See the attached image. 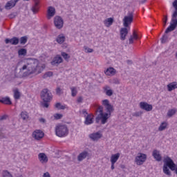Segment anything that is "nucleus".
<instances>
[{
    "mask_svg": "<svg viewBox=\"0 0 177 177\" xmlns=\"http://www.w3.org/2000/svg\"><path fill=\"white\" fill-rule=\"evenodd\" d=\"M17 67L19 68L20 73H24V77L31 74H41L44 70V67L39 66V62L34 59H28L26 62H20Z\"/></svg>",
    "mask_w": 177,
    "mask_h": 177,
    "instance_id": "obj_1",
    "label": "nucleus"
},
{
    "mask_svg": "<svg viewBox=\"0 0 177 177\" xmlns=\"http://www.w3.org/2000/svg\"><path fill=\"white\" fill-rule=\"evenodd\" d=\"M105 109L107 111V113H103V106H100L98 109L96 111V113H100V114L96 117L95 118V122L96 124H99L101 120V124L103 125L107 122V120L109 118H110V116L111 115V113L114 111V108H113V105L109 104L106 106H105Z\"/></svg>",
    "mask_w": 177,
    "mask_h": 177,
    "instance_id": "obj_2",
    "label": "nucleus"
},
{
    "mask_svg": "<svg viewBox=\"0 0 177 177\" xmlns=\"http://www.w3.org/2000/svg\"><path fill=\"white\" fill-rule=\"evenodd\" d=\"M41 99L43 100L41 106L48 109V107H49V103H50L52 99H53V95H52V93L49 89L44 88L41 92Z\"/></svg>",
    "mask_w": 177,
    "mask_h": 177,
    "instance_id": "obj_3",
    "label": "nucleus"
},
{
    "mask_svg": "<svg viewBox=\"0 0 177 177\" xmlns=\"http://www.w3.org/2000/svg\"><path fill=\"white\" fill-rule=\"evenodd\" d=\"M68 133V129L66 124H58L55 127V135L59 138L66 136Z\"/></svg>",
    "mask_w": 177,
    "mask_h": 177,
    "instance_id": "obj_4",
    "label": "nucleus"
},
{
    "mask_svg": "<svg viewBox=\"0 0 177 177\" xmlns=\"http://www.w3.org/2000/svg\"><path fill=\"white\" fill-rule=\"evenodd\" d=\"M171 21L170 23V26L166 29L165 34H168V32H171V31H174L177 27V14L175 15V12H173L171 16Z\"/></svg>",
    "mask_w": 177,
    "mask_h": 177,
    "instance_id": "obj_5",
    "label": "nucleus"
},
{
    "mask_svg": "<svg viewBox=\"0 0 177 177\" xmlns=\"http://www.w3.org/2000/svg\"><path fill=\"white\" fill-rule=\"evenodd\" d=\"M133 22V12H129L128 15H126L123 18V26L126 28H128L131 24Z\"/></svg>",
    "mask_w": 177,
    "mask_h": 177,
    "instance_id": "obj_6",
    "label": "nucleus"
},
{
    "mask_svg": "<svg viewBox=\"0 0 177 177\" xmlns=\"http://www.w3.org/2000/svg\"><path fill=\"white\" fill-rule=\"evenodd\" d=\"M163 162L165 163V167H167L168 168H169V169H171V171H175V167H176V165L175 164V162H174V160H172L171 158L167 156L164 159Z\"/></svg>",
    "mask_w": 177,
    "mask_h": 177,
    "instance_id": "obj_7",
    "label": "nucleus"
},
{
    "mask_svg": "<svg viewBox=\"0 0 177 177\" xmlns=\"http://www.w3.org/2000/svg\"><path fill=\"white\" fill-rule=\"evenodd\" d=\"M147 160V155L145 153H138V156L136 157L135 162H136L137 165H143V164Z\"/></svg>",
    "mask_w": 177,
    "mask_h": 177,
    "instance_id": "obj_8",
    "label": "nucleus"
},
{
    "mask_svg": "<svg viewBox=\"0 0 177 177\" xmlns=\"http://www.w3.org/2000/svg\"><path fill=\"white\" fill-rule=\"evenodd\" d=\"M91 157H92V154L89 153V151L84 150L78 155L77 160L83 161L84 160H85V158H87V160H89L91 159Z\"/></svg>",
    "mask_w": 177,
    "mask_h": 177,
    "instance_id": "obj_9",
    "label": "nucleus"
},
{
    "mask_svg": "<svg viewBox=\"0 0 177 177\" xmlns=\"http://www.w3.org/2000/svg\"><path fill=\"white\" fill-rule=\"evenodd\" d=\"M54 24L55 27L59 30H60V28H63V24H64L63 19L61 18V17L59 16H56L54 18Z\"/></svg>",
    "mask_w": 177,
    "mask_h": 177,
    "instance_id": "obj_10",
    "label": "nucleus"
},
{
    "mask_svg": "<svg viewBox=\"0 0 177 177\" xmlns=\"http://www.w3.org/2000/svg\"><path fill=\"white\" fill-rule=\"evenodd\" d=\"M103 136L100 132L97 131L96 133H93L88 135V138L93 140V142H97L99 139H101V138Z\"/></svg>",
    "mask_w": 177,
    "mask_h": 177,
    "instance_id": "obj_11",
    "label": "nucleus"
},
{
    "mask_svg": "<svg viewBox=\"0 0 177 177\" xmlns=\"http://www.w3.org/2000/svg\"><path fill=\"white\" fill-rule=\"evenodd\" d=\"M140 107L142 110H145V111H151V110H153V105L145 102H141L140 103Z\"/></svg>",
    "mask_w": 177,
    "mask_h": 177,
    "instance_id": "obj_12",
    "label": "nucleus"
},
{
    "mask_svg": "<svg viewBox=\"0 0 177 177\" xmlns=\"http://www.w3.org/2000/svg\"><path fill=\"white\" fill-rule=\"evenodd\" d=\"M32 136L36 140H40V139L45 136V133L41 130H35L32 133Z\"/></svg>",
    "mask_w": 177,
    "mask_h": 177,
    "instance_id": "obj_13",
    "label": "nucleus"
},
{
    "mask_svg": "<svg viewBox=\"0 0 177 177\" xmlns=\"http://www.w3.org/2000/svg\"><path fill=\"white\" fill-rule=\"evenodd\" d=\"M61 63H63V58L59 55H57L51 62V65L59 66Z\"/></svg>",
    "mask_w": 177,
    "mask_h": 177,
    "instance_id": "obj_14",
    "label": "nucleus"
},
{
    "mask_svg": "<svg viewBox=\"0 0 177 177\" xmlns=\"http://www.w3.org/2000/svg\"><path fill=\"white\" fill-rule=\"evenodd\" d=\"M19 37H14L12 39H6V44H10L11 45H19Z\"/></svg>",
    "mask_w": 177,
    "mask_h": 177,
    "instance_id": "obj_15",
    "label": "nucleus"
},
{
    "mask_svg": "<svg viewBox=\"0 0 177 177\" xmlns=\"http://www.w3.org/2000/svg\"><path fill=\"white\" fill-rule=\"evenodd\" d=\"M38 158L39 161H40L41 164H46V162H48V156H46V154H45V153H39Z\"/></svg>",
    "mask_w": 177,
    "mask_h": 177,
    "instance_id": "obj_16",
    "label": "nucleus"
},
{
    "mask_svg": "<svg viewBox=\"0 0 177 177\" xmlns=\"http://www.w3.org/2000/svg\"><path fill=\"white\" fill-rule=\"evenodd\" d=\"M128 35V28L124 27L120 29V39L121 41H125L127 36Z\"/></svg>",
    "mask_w": 177,
    "mask_h": 177,
    "instance_id": "obj_17",
    "label": "nucleus"
},
{
    "mask_svg": "<svg viewBox=\"0 0 177 177\" xmlns=\"http://www.w3.org/2000/svg\"><path fill=\"white\" fill-rule=\"evenodd\" d=\"M17 2H19V0H11L7 2L5 6V9H7L8 10H9L10 9H12V8H15Z\"/></svg>",
    "mask_w": 177,
    "mask_h": 177,
    "instance_id": "obj_18",
    "label": "nucleus"
},
{
    "mask_svg": "<svg viewBox=\"0 0 177 177\" xmlns=\"http://www.w3.org/2000/svg\"><path fill=\"white\" fill-rule=\"evenodd\" d=\"M55 15H56V10L55 9V8L52 6L48 7L47 19L50 20V19L53 17Z\"/></svg>",
    "mask_w": 177,
    "mask_h": 177,
    "instance_id": "obj_19",
    "label": "nucleus"
},
{
    "mask_svg": "<svg viewBox=\"0 0 177 177\" xmlns=\"http://www.w3.org/2000/svg\"><path fill=\"white\" fill-rule=\"evenodd\" d=\"M115 73L117 71L113 67H109L104 71L106 75H115Z\"/></svg>",
    "mask_w": 177,
    "mask_h": 177,
    "instance_id": "obj_20",
    "label": "nucleus"
},
{
    "mask_svg": "<svg viewBox=\"0 0 177 177\" xmlns=\"http://www.w3.org/2000/svg\"><path fill=\"white\" fill-rule=\"evenodd\" d=\"M153 157L156 160V161H161V155L160 154V151L154 149L152 153Z\"/></svg>",
    "mask_w": 177,
    "mask_h": 177,
    "instance_id": "obj_21",
    "label": "nucleus"
},
{
    "mask_svg": "<svg viewBox=\"0 0 177 177\" xmlns=\"http://www.w3.org/2000/svg\"><path fill=\"white\" fill-rule=\"evenodd\" d=\"M85 125H91V124H93V115H87L84 121Z\"/></svg>",
    "mask_w": 177,
    "mask_h": 177,
    "instance_id": "obj_22",
    "label": "nucleus"
},
{
    "mask_svg": "<svg viewBox=\"0 0 177 177\" xmlns=\"http://www.w3.org/2000/svg\"><path fill=\"white\" fill-rule=\"evenodd\" d=\"M114 23V18H107L104 21V24L105 27H110Z\"/></svg>",
    "mask_w": 177,
    "mask_h": 177,
    "instance_id": "obj_23",
    "label": "nucleus"
},
{
    "mask_svg": "<svg viewBox=\"0 0 177 177\" xmlns=\"http://www.w3.org/2000/svg\"><path fill=\"white\" fill-rule=\"evenodd\" d=\"M120 156H121L120 153L112 154L111 156V162H113L115 164V162L118 161V159L120 158Z\"/></svg>",
    "mask_w": 177,
    "mask_h": 177,
    "instance_id": "obj_24",
    "label": "nucleus"
},
{
    "mask_svg": "<svg viewBox=\"0 0 177 177\" xmlns=\"http://www.w3.org/2000/svg\"><path fill=\"white\" fill-rule=\"evenodd\" d=\"M0 103L3 104H12V101L9 97H3L0 100Z\"/></svg>",
    "mask_w": 177,
    "mask_h": 177,
    "instance_id": "obj_25",
    "label": "nucleus"
},
{
    "mask_svg": "<svg viewBox=\"0 0 177 177\" xmlns=\"http://www.w3.org/2000/svg\"><path fill=\"white\" fill-rule=\"evenodd\" d=\"M56 41L57 44H63L66 41V37L63 34L59 35L56 38Z\"/></svg>",
    "mask_w": 177,
    "mask_h": 177,
    "instance_id": "obj_26",
    "label": "nucleus"
},
{
    "mask_svg": "<svg viewBox=\"0 0 177 177\" xmlns=\"http://www.w3.org/2000/svg\"><path fill=\"white\" fill-rule=\"evenodd\" d=\"M177 88V82H171L167 85V89L169 92H171L174 89Z\"/></svg>",
    "mask_w": 177,
    "mask_h": 177,
    "instance_id": "obj_27",
    "label": "nucleus"
},
{
    "mask_svg": "<svg viewBox=\"0 0 177 177\" xmlns=\"http://www.w3.org/2000/svg\"><path fill=\"white\" fill-rule=\"evenodd\" d=\"M38 2H35V5L31 8V10L34 15L39 10V7L38 6Z\"/></svg>",
    "mask_w": 177,
    "mask_h": 177,
    "instance_id": "obj_28",
    "label": "nucleus"
},
{
    "mask_svg": "<svg viewBox=\"0 0 177 177\" xmlns=\"http://www.w3.org/2000/svg\"><path fill=\"white\" fill-rule=\"evenodd\" d=\"M168 125V123L167 122H163L160 124V127H158V131H165L167 129V127Z\"/></svg>",
    "mask_w": 177,
    "mask_h": 177,
    "instance_id": "obj_29",
    "label": "nucleus"
},
{
    "mask_svg": "<svg viewBox=\"0 0 177 177\" xmlns=\"http://www.w3.org/2000/svg\"><path fill=\"white\" fill-rule=\"evenodd\" d=\"M27 41H28V37L27 36L21 37L19 39L21 45H26V44H27Z\"/></svg>",
    "mask_w": 177,
    "mask_h": 177,
    "instance_id": "obj_30",
    "label": "nucleus"
},
{
    "mask_svg": "<svg viewBox=\"0 0 177 177\" xmlns=\"http://www.w3.org/2000/svg\"><path fill=\"white\" fill-rule=\"evenodd\" d=\"M104 91H106V95L107 96H113V90L110 89V86H106L104 87Z\"/></svg>",
    "mask_w": 177,
    "mask_h": 177,
    "instance_id": "obj_31",
    "label": "nucleus"
},
{
    "mask_svg": "<svg viewBox=\"0 0 177 177\" xmlns=\"http://www.w3.org/2000/svg\"><path fill=\"white\" fill-rule=\"evenodd\" d=\"M176 109H170L167 112V117H172L173 115H175V114H176Z\"/></svg>",
    "mask_w": 177,
    "mask_h": 177,
    "instance_id": "obj_32",
    "label": "nucleus"
},
{
    "mask_svg": "<svg viewBox=\"0 0 177 177\" xmlns=\"http://www.w3.org/2000/svg\"><path fill=\"white\" fill-rule=\"evenodd\" d=\"M19 56H26L27 55V49L26 48H21L18 50Z\"/></svg>",
    "mask_w": 177,
    "mask_h": 177,
    "instance_id": "obj_33",
    "label": "nucleus"
},
{
    "mask_svg": "<svg viewBox=\"0 0 177 177\" xmlns=\"http://www.w3.org/2000/svg\"><path fill=\"white\" fill-rule=\"evenodd\" d=\"M163 172L165 175H167V176H171V171L169 169H168V167L163 165Z\"/></svg>",
    "mask_w": 177,
    "mask_h": 177,
    "instance_id": "obj_34",
    "label": "nucleus"
},
{
    "mask_svg": "<svg viewBox=\"0 0 177 177\" xmlns=\"http://www.w3.org/2000/svg\"><path fill=\"white\" fill-rule=\"evenodd\" d=\"M14 97L16 100L20 99V92L19 91V89H15L14 91Z\"/></svg>",
    "mask_w": 177,
    "mask_h": 177,
    "instance_id": "obj_35",
    "label": "nucleus"
},
{
    "mask_svg": "<svg viewBox=\"0 0 177 177\" xmlns=\"http://www.w3.org/2000/svg\"><path fill=\"white\" fill-rule=\"evenodd\" d=\"M55 107L56 109H58V110H65L66 109V106L62 105L60 102H57L55 104Z\"/></svg>",
    "mask_w": 177,
    "mask_h": 177,
    "instance_id": "obj_36",
    "label": "nucleus"
},
{
    "mask_svg": "<svg viewBox=\"0 0 177 177\" xmlns=\"http://www.w3.org/2000/svg\"><path fill=\"white\" fill-rule=\"evenodd\" d=\"M71 96L75 97V96H77V87H71Z\"/></svg>",
    "mask_w": 177,
    "mask_h": 177,
    "instance_id": "obj_37",
    "label": "nucleus"
},
{
    "mask_svg": "<svg viewBox=\"0 0 177 177\" xmlns=\"http://www.w3.org/2000/svg\"><path fill=\"white\" fill-rule=\"evenodd\" d=\"M21 117L22 120H26L28 119V114L27 113L26 111H22L21 113Z\"/></svg>",
    "mask_w": 177,
    "mask_h": 177,
    "instance_id": "obj_38",
    "label": "nucleus"
},
{
    "mask_svg": "<svg viewBox=\"0 0 177 177\" xmlns=\"http://www.w3.org/2000/svg\"><path fill=\"white\" fill-rule=\"evenodd\" d=\"M2 175H3V177H13L12 176V174H10V173L8 171H7V170H4L3 171Z\"/></svg>",
    "mask_w": 177,
    "mask_h": 177,
    "instance_id": "obj_39",
    "label": "nucleus"
},
{
    "mask_svg": "<svg viewBox=\"0 0 177 177\" xmlns=\"http://www.w3.org/2000/svg\"><path fill=\"white\" fill-rule=\"evenodd\" d=\"M160 39L162 44H165L168 41V35H164Z\"/></svg>",
    "mask_w": 177,
    "mask_h": 177,
    "instance_id": "obj_40",
    "label": "nucleus"
},
{
    "mask_svg": "<svg viewBox=\"0 0 177 177\" xmlns=\"http://www.w3.org/2000/svg\"><path fill=\"white\" fill-rule=\"evenodd\" d=\"M52 75H53V73L52 71H48L43 75V78H48V77H52Z\"/></svg>",
    "mask_w": 177,
    "mask_h": 177,
    "instance_id": "obj_41",
    "label": "nucleus"
},
{
    "mask_svg": "<svg viewBox=\"0 0 177 177\" xmlns=\"http://www.w3.org/2000/svg\"><path fill=\"white\" fill-rule=\"evenodd\" d=\"M61 55L65 60H68V59H70V55H68V54H67L66 53L62 52Z\"/></svg>",
    "mask_w": 177,
    "mask_h": 177,
    "instance_id": "obj_42",
    "label": "nucleus"
},
{
    "mask_svg": "<svg viewBox=\"0 0 177 177\" xmlns=\"http://www.w3.org/2000/svg\"><path fill=\"white\" fill-rule=\"evenodd\" d=\"M54 118L55 120H62V118H63V114L55 113Z\"/></svg>",
    "mask_w": 177,
    "mask_h": 177,
    "instance_id": "obj_43",
    "label": "nucleus"
},
{
    "mask_svg": "<svg viewBox=\"0 0 177 177\" xmlns=\"http://www.w3.org/2000/svg\"><path fill=\"white\" fill-rule=\"evenodd\" d=\"M173 7L175 9L173 13H174V15H177V0H174V1L173 2Z\"/></svg>",
    "mask_w": 177,
    "mask_h": 177,
    "instance_id": "obj_44",
    "label": "nucleus"
},
{
    "mask_svg": "<svg viewBox=\"0 0 177 177\" xmlns=\"http://www.w3.org/2000/svg\"><path fill=\"white\" fill-rule=\"evenodd\" d=\"M143 114L142 111H138L133 113V117H140Z\"/></svg>",
    "mask_w": 177,
    "mask_h": 177,
    "instance_id": "obj_45",
    "label": "nucleus"
},
{
    "mask_svg": "<svg viewBox=\"0 0 177 177\" xmlns=\"http://www.w3.org/2000/svg\"><path fill=\"white\" fill-rule=\"evenodd\" d=\"M102 104L103 106H105V107H106L110 104V102H109V100H102Z\"/></svg>",
    "mask_w": 177,
    "mask_h": 177,
    "instance_id": "obj_46",
    "label": "nucleus"
},
{
    "mask_svg": "<svg viewBox=\"0 0 177 177\" xmlns=\"http://www.w3.org/2000/svg\"><path fill=\"white\" fill-rule=\"evenodd\" d=\"M56 93L57 95H58L59 96H60V95H62V93H63V92L62 91V88H60V87H57L56 88Z\"/></svg>",
    "mask_w": 177,
    "mask_h": 177,
    "instance_id": "obj_47",
    "label": "nucleus"
},
{
    "mask_svg": "<svg viewBox=\"0 0 177 177\" xmlns=\"http://www.w3.org/2000/svg\"><path fill=\"white\" fill-rule=\"evenodd\" d=\"M134 39H139V36L136 34V31H133V35H131Z\"/></svg>",
    "mask_w": 177,
    "mask_h": 177,
    "instance_id": "obj_48",
    "label": "nucleus"
},
{
    "mask_svg": "<svg viewBox=\"0 0 177 177\" xmlns=\"http://www.w3.org/2000/svg\"><path fill=\"white\" fill-rule=\"evenodd\" d=\"M84 49H85L86 53H92V52H93V49L89 48L86 46H84Z\"/></svg>",
    "mask_w": 177,
    "mask_h": 177,
    "instance_id": "obj_49",
    "label": "nucleus"
},
{
    "mask_svg": "<svg viewBox=\"0 0 177 177\" xmlns=\"http://www.w3.org/2000/svg\"><path fill=\"white\" fill-rule=\"evenodd\" d=\"M17 16V13L13 12V13H12V14H10V15H8V17H9L10 19H15V17H16Z\"/></svg>",
    "mask_w": 177,
    "mask_h": 177,
    "instance_id": "obj_50",
    "label": "nucleus"
},
{
    "mask_svg": "<svg viewBox=\"0 0 177 177\" xmlns=\"http://www.w3.org/2000/svg\"><path fill=\"white\" fill-rule=\"evenodd\" d=\"M167 21H168V16H165V19L163 21V27H165L167 26Z\"/></svg>",
    "mask_w": 177,
    "mask_h": 177,
    "instance_id": "obj_51",
    "label": "nucleus"
},
{
    "mask_svg": "<svg viewBox=\"0 0 177 177\" xmlns=\"http://www.w3.org/2000/svg\"><path fill=\"white\" fill-rule=\"evenodd\" d=\"M39 122H41V124H46V120H45V118H41L39 119Z\"/></svg>",
    "mask_w": 177,
    "mask_h": 177,
    "instance_id": "obj_52",
    "label": "nucleus"
},
{
    "mask_svg": "<svg viewBox=\"0 0 177 177\" xmlns=\"http://www.w3.org/2000/svg\"><path fill=\"white\" fill-rule=\"evenodd\" d=\"M133 36H130V38L129 39V44H133Z\"/></svg>",
    "mask_w": 177,
    "mask_h": 177,
    "instance_id": "obj_53",
    "label": "nucleus"
},
{
    "mask_svg": "<svg viewBox=\"0 0 177 177\" xmlns=\"http://www.w3.org/2000/svg\"><path fill=\"white\" fill-rule=\"evenodd\" d=\"M113 84H120V80H118V79H117V78H114L113 80Z\"/></svg>",
    "mask_w": 177,
    "mask_h": 177,
    "instance_id": "obj_54",
    "label": "nucleus"
},
{
    "mask_svg": "<svg viewBox=\"0 0 177 177\" xmlns=\"http://www.w3.org/2000/svg\"><path fill=\"white\" fill-rule=\"evenodd\" d=\"M8 118V116L6 115H4L1 117H0V121H3Z\"/></svg>",
    "mask_w": 177,
    "mask_h": 177,
    "instance_id": "obj_55",
    "label": "nucleus"
},
{
    "mask_svg": "<svg viewBox=\"0 0 177 177\" xmlns=\"http://www.w3.org/2000/svg\"><path fill=\"white\" fill-rule=\"evenodd\" d=\"M82 114H84V117H86V115H88V112H86V109H83L82 111Z\"/></svg>",
    "mask_w": 177,
    "mask_h": 177,
    "instance_id": "obj_56",
    "label": "nucleus"
},
{
    "mask_svg": "<svg viewBox=\"0 0 177 177\" xmlns=\"http://www.w3.org/2000/svg\"><path fill=\"white\" fill-rule=\"evenodd\" d=\"M42 177H50V174L47 171L43 174Z\"/></svg>",
    "mask_w": 177,
    "mask_h": 177,
    "instance_id": "obj_57",
    "label": "nucleus"
},
{
    "mask_svg": "<svg viewBox=\"0 0 177 177\" xmlns=\"http://www.w3.org/2000/svg\"><path fill=\"white\" fill-rule=\"evenodd\" d=\"M82 100H83L82 97H79L77 98V103H82Z\"/></svg>",
    "mask_w": 177,
    "mask_h": 177,
    "instance_id": "obj_58",
    "label": "nucleus"
},
{
    "mask_svg": "<svg viewBox=\"0 0 177 177\" xmlns=\"http://www.w3.org/2000/svg\"><path fill=\"white\" fill-rule=\"evenodd\" d=\"M111 169H115V167L114 166V165L115 163L113 162H111Z\"/></svg>",
    "mask_w": 177,
    "mask_h": 177,
    "instance_id": "obj_59",
    "label": "nucleus"
},
{
    "mask_svg": "<svg viewBox=\"0 0 177 177\" xmlns=\"http://www.w3.org/2000/svg\"><path fill=\"white\" fill-rule=\"evenodd\" d=\"M127 64H129V65H131V64H132V60H129V59H128L127 61Z\"/></svg>",
    "mask_w": 177,
    "mask_h": 177,
    "instance_id": "obj_60",
    "label": "nucleus"
},
{
    "mask_svg": "<svg viewBox=\"0 0 177 177\" xmlns=\"http://www.w3.org/2000/svg\"><path fill=\"white\" fill-rule=\"evenodd\" d=\"M3 138H5V136L3 135V133H1L0 139H3Z\"/></svg>",
    "mask_w": 177,
    "mask_h": 177,
    "instance_id": "obj_61",
    "label": "nucleus"
},
{
    "mask_svg": "<svg viewBox=\"0 0 177 177\" xmlns=\"http://www.w3.org/2000/svg\"><path fill=\"white\" fill-rule=\"evenodd\" d=\"M147 0H142L141 3H145V2H146Z\"/></svg>",
    "mask_w": 177,
    "mask_h": 177,
    "instance_id": "obj_62",
    "label": "nucleus"
},
{
    "mask_svg": "<svg viewBox=\"0 0 177 177\" xmlns=\"http://www.w3.org/2000/svg\"><path fill=\"white\" fill-rule=\"evenodd\" d=\"M0 12H2V8H1V6H0Z\"/></svg>",
    "mask_w": 177,
    "mask_h": 177,
    "instance_id": "obj_63",
    "label": "nucleus"
},
{
    "mask_svg": "<svg viewBox=\"0 0 177 177\" xmlns=\"http://www.w3.org/2000/svg\"><path fill=\"white\" fill-rule=\"evenodd\" d=\"M122 168H124V166H122Z\"/></svg>",
    "mask_w": 177,
    "mask_h": 177,
    "instance_id": "obj_64",
    "label": "nucleus"
}]
</instances>
